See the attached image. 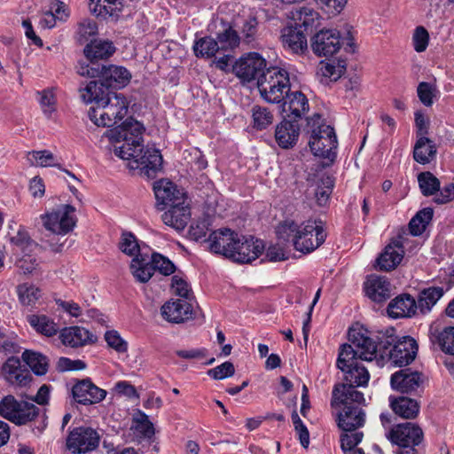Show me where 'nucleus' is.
Listing matches in <instances>:
<instances>
[{
  "label": "nucleus",
  "mask_w": 454,
  "mask_h": 454,
  "mask_svg": "<svg viewBox=\"0 0 454 454\" xmlns=\"http://www.w3.org/2000/svg\"><path fill=\"white\" fill-rule=\"evenodd\" d=\"M379 350L375 358L379 366L389 363L393 366H406L411 364L418 353V344L411 336L397 340L395 330L388 328L379 339Z\"/></svg>",
  "instance_id": "obj_1"
},
{
  "label": "nucleus",
  "mask_w": 454,
  "mask_h": 454,
  "mask_svg": "<svg viewBox=\"0 0 454 454\" xmlns=\"http://www.w3.org/2000/svg\"><path fill=\"white\" fill-rule=\"evenodd\" d=\"M276 234L279 241L292 244L302 254L314 251L325 238L324 229L310 221L300 225L294 221H285L277 226Z\"/></svg>",
  "instance_id": "obj_2"
},
{
  "label": "nucleus",
  "mask_w": 454,
  "mask_h": 454,
  "mask_svg": "<svg viewBox=\"0 0 454 454\" xmlns=\"http://www.w3.org/2000/svg\"><path fill=\"white\" fill-rule=\"evenodd\" d=\"M304 130L309 136L311 153L325 160L323 168L329 167L337 157L338 140L334 129L324 123L319 114H315L307 119Z\"/></svg>",
  "instance_id": "obj_3"
},
{
  "label": "nucleus",
  "mask_w": 454,
  "mask_h": 454,
  "mask_svg": "<svg viewBox=\"0 0 454 454\" xmlns=\"http://www.w3.org/2000/svg\"><path fill=\"white\" fill-rule=\"evenodd\" d=\"M385 333H379L375 339L368 336L367 329L358 323L354 324L348 331V343L342 344V356L356 358L360 360H375L379 350V339Z\"/></svg>",
  "instance_id": "obj_4"
},
{
  "label": "nucleus",
  "mask_w": 454,
  "mask_h": 454,
  "mask_svg": "<svg viewBox=\"0 0 454 454\" xmlns=\"http://www.w3.org/2000/svg\"><path fill=\"white\" fill-rule=\"evenodd\" d=\"M115 154L123 160H132L129 167L132 169H139L140 175L153 179L162 168V156L159 150L154 148L129 147L115 148Z\"/></svg>",
  "instance_id": "obj_5"
},
{
  "label": "nucleus",
  "mask_w": 454,
  "mask_h": 454,
  "mask_svg": "<svg viewBox=\"0 0 454 454\" xmlns=\"http://www.w3.org/2000/svg\"><path fill=\"white\" fill-rule=\"evenodd\" d=\"M358 360V356H342V397H346V400L364 402L363 393L356 388L368 384L370 374Z\"/></svg>",
  "instance_id": "obj_6"
},
{
  "label": "nucleus",
  "mask_w": 454,
  "mask_h": 454,
  "mask_svg": "<svg viewBox=\"0 0 454 454\" xmlns=\"http://www.w3.org/2000/svg\"><path fill=\"white\" fill-rule=\"evenodd\" d=\"M129 105L123 94L114 92L99 106H91L88 116L97 126L113 127L127 115Z\"/></svg>",
  "instance_id": "obj_7"
},
{
  "label": "nucleus",
  "mask_w": 454,
  "mask_h": 454,
  "mask_svg": "<svg viewBox=\"0 0 454 454\" xmlns=\"http://www.w3.org/2000/svg\"><path fill=\"white\" fill-rule=\"evenodd\" d=\"M262 98L269 103H280L290 90L289 74L285 69L269 67L258 80Z\"/></svg>",
  "instance_id": "obj_8"
},
{
  "label": "nucleus",
  "mask_w": 454,
  "mask_h": 454,
  "mask_svg": "<svg viewBox=\"0 0 454 454\" xmlns=\"http://www.w3.org/2000/svg\"><path fill=\"white\" fill-rule=\"evenodd\" d=\"M77 73L81 76L99 78L111 90L123 88L131 78V74L127 68L114 65L77 67Z\"/></svg>",
  "instance_id": "obj_9"
},
{
  "label": "nucleus",
  "mask_w": 454,
  "mask_h": 454,
  "mask_svg": "<svg viewBox=\"0 0 454 454\" xmlns=\"http://www.w3.org/2000/svg\"><path fill=\"white\" fill-rule=\"evenodd\" d=\"M40 409L34 403L18 401L12 395L4 396L0 402V415L18 425H25L38 417Z\"/></svg>",
  "instance_id": "obj_10"
},
{
  "label": "nucleus",
  "mask_w": 454,
  "mask_h": 454,
  "mask_svg": "<svg viewBox=\"0 0 454 454\" xmlns=\"http://www.w3.org/2000/svg\"><path fill=\"white\" fill-rule=\"evenodd\" d=\"M75 207L64 204L51 212L41 215L43 227L58 235H65L73 231L76 224Z\"/></svg>",
  "instance_id": "obj_11"
},
{
  "label": "nucleus",
  "mask_w": 454,
  "mask_h": 454,
  "mask_svg": "<svg viewBox=\"0 0 454 454\" xmlns=\"http://www.w3.org/2000/svg\"><path fill=\"white\" fill-rule=\"evenodd\" d=\"M145 127L132 117L128 118L120 126L106 132V136L112 142L123 141L118 148L128 150L129 147H140L143 143Z\"/></svg>",
  "instance_id": "obj_12"
},
{
  "label": "nucleus",
  "mask_w": 454,
  "mask_h": 454,
  "mask_svg": "<svg viewBox=\"0 0 454 454\" xmlns=\"http://www.w3.org/2000/svg\"><path fill=\"white\" fill-rule=\"evenodd\" d=\"M266 65V60L259 53L250 52L235 62L232 71L242 82L256 81L258 84L259 78L268 69Z\"/></svg>",
  "instance_id": "obj_13"
},
{
  "label": "nucleus",
  "mask_w": 454,
  "mask_h": 454,
  "mask_svg": "<svg viewBox=\"0 0 454 454\" xmlns=\"http://www.w3.org/2000/svg\"><path fill=\"white\" fill-rule=\"evenodd\" d=\"M386 437L398 446V450L406 446L415 448L419 446L424 438L422 429L415 423L405 422L397 424L386 433Z\"/></svg>",
  "instance_id": "obj_14"
},
{
  "label": "nucleus",
  "mask_w": 454,
  "mask_h": 454,
  "mask_svg": "<svg viewBox=\"0 0 454 454\" xmlns=\"http://www.w3.org/2000/svg\"><path fill=\"white\" fill-rule=\"evenodd\" d=\"M99 443V435L94 429L86 427L74 428L67 439V446L74 454L95 450Z\"/></svg>",
  "instance_id": "obj_15"
},
{
  "label": "nucleus",
  "mask_w": 454,
  "mask_h": 454,
  "mask_svg": "<svg viewBox=\"0 0 454 454\" xmlns=\"http://www.w3.org/2000/svg\"><path fill=\"white\" fill-rule=\"evenodd\" d=\"M424 384V376L411 368L401 369L391 375V387L402 394H416Z\"/></svg>",
  "instance_id": "obj_16"
},
{
  "label": "nucleus",
  "mask_w": 454,
  "mask_h": 454,
  "mask_svg": "<svg viewBox=\"0 0 454 454\" xmlns=\"http://www.w3.org/2000/svg\"><path fill=\"white\" fill-rule=\"evenodd\" d=\"M74 402L82 405L98 403L106 396V391L96 386L90 378L77 380L71 388Z\"/></svg>",
  "instance_id": "obj_17"
},
{
  "label": "nucleus",
  "mask_w": 454,
  "mask_h": 454,
  "mask_svg": "<svg viewBox=\"0 0 454 454\" xmlns=\"http://www.w3.org/2000/svg\"><path fill=\"white\" fill-rule=\"evenodd\" d=\"M263 249L264 245L262 240L239 235L234 252H231L229 258L239 263H249L258 258Z\"/></svg>",
  "instance_id": "obj_18"
},
{
  "label": "nucleus",
  "mask_w": 454,
  "mask_h": 454,
  "mask_svg": "<svg viewBox=\"0 0 454 454\" xmlns=\"http://www.w3.org/2000/svg\"><path fill=\"white\" fill-rule=\"evenodd\" d=\"M340 48V34L337 30L323 29L311 38V49L317 56H333Z\"/></svg>",
  "instance_id": "obj_19"
},
{
  "label": "nucleus",
  "mask_w": 454,
  "mask_h": 454,
  "mask_svg": "<svg viewBox=\"0 0 454 454\" xmlns=\"http://www.w3.org/2000/svg\"><path fill=\"white\" fill-rule=\"evenodd\" d=\"M238 236L237 232L228 228L212 231L207 239L210 251L229 258L231 252H234Z\"/></svg>",
  "instance_id": "obj_20"
},
{
  "label": "nucleus",
  "mask_w": 454,
  "mask_h": 454,
  "mask_svg": "<svg viewBox=\"0 0 454 454\" xmlns=\"http://www.w3.org/2000/svg\"><path fill=\"white\" fill-rule=\"evenodd\" d=\"M160 312L162 317L168 322L181 324L192 318L193 309L190 301L172 299L162 305Z\"/></svg>",
  "instance_id": "obj_21"
},
{
  "label": "nucleus",
  "mask_w": 454,
  "mask_h": 454,
  "mask_svg": "<svg viewBox=\"0 0 454 454\" xmlns=\"http://www.w3.org/2000/svg\"><path fill=\"white\" fill-rule=\"evenodd\" d=\"M115 51L114 43L108 40H90L86 44L83 50V53L88 59V63H79L78 67L82 66H105L100 64V60H106L109 59Z\"/></svg>",
  "instance_id": "obj_22"
},
{
  "label": "nucleus",
  "mask_w": 454,
  "mask_h": 454,
  "mask_svg": "<svg viewBox=\"0 0 454 454\" xmlns=\"http://www.w3.org/2000/svg\"><path fill=\"white\" fill-rule=\"evenodd\" d=\"M362 403L342 397V431L359 429L364 425L365 413L360 407Z\"/></svg>",
  "instance_id": "obj_23"
},
{
  "label": "nucleus",
  "mask_w": 454,
  "mask_h": 454,
  "mask_svg": "<svg viewBox=\"0 0 454 454\" xmlns=\"http://www.w3.org/2000/svg\"><path fill=\"white\" fill-rule=\"evenodd\" d=\"M281 43L285 50L297 55H302L308 50L307 35L299 27L287 26L282 28Z\"/></svg>",
  "instance_id": "obj_24"
},
{
  "label": "nucleus",
  "mask_w": 454,
  "mask_h": 454,
  "mask_svg": "<svg viewBox=\"0 0 454 454\" xmlns=\"http://www.w3.org/2000/svg\"><path fill=\"white\" fill-rule=\"evenodd\" d=\"M404 254L403 244L401 237L388 244L377 258V267L383 271L395 269L402 261Z\"/></svg>",
  "instance_id": "obj_25"
},
{
  "label": "nucleus",
  "mask_w": 454,
  "mask_h": 454,
  "mask_svg": "<svg viewBox=\"0 0 454 454\" xmlns=\"http://www.w3.org/2000/svg\"><path fill=\"white\" fill-rule=\"evenodd\" d=\"M190 218V207L184 203V200L169 206V208L161 215L163 223L176 231L184 230Z\"/></svg>",
  "instance_id": "obj_26"
},
{
  "label": "nucleus",
  "mask_w": 454,
  "mask_h": 454,
  "mask_svg": "<svg viewBox=\"0 0 454 454\" xmlns=\"http://www.w3.org/2000/svg\"><path fill=\"white\" fill-rule=\"evenodd\" d=\"M2 373L4 379L12 385L26 386L31 380L30 372L23 369L18 357L11 356L4 364Z\"/></svg>",
  "instance_id": "obj_27"
},
{
  "label": "nucleus",
  "mask_w": 454,
  "mask_h": 454,
  "mask_svg": "<svg viewBox=\"0 0 454 454\" xmlns=\"http://www.w3.org/2000/svg\"><path fill=\"white\" fill-rule=\"evenodd\" d=\"M80 93L85 103L99 106L114 91L98 78V81H90L83 89H80Z\"/></svg>",
  "instance_id": "obj_28"
},
{
  "label": "nucleus",
  "mask_w": 454,
  "mask_h": 454,
  "mask_svg": "<svg viewBox=\"0 0 454 454\" xmlns=\"http://www.w3.org/2000/svg\"><path fill=\"white\" fill-rule=\"evenodd\" d=\"M300 127L295 121L284 120L277 125L275 139L282 149L293 148L298 141Z\"/></svg>",
  "instance_id": "obj_29"
},
{
  "label": "nucleus",
  "mask_w": 454,
  "mask_h": 454,
  "mask_svg": "<svg viewBox=\"0 0 454 454\" xmlns=\"http://www.w3.org/2000/svg\"><path fill=\"white\" fill-rule=\"evenodd\" d=\"M366 295L375 302H383L391 295L390 283L385 277L371 275L364 283Z\"/></svg>",
  "instance_id": "obj_30"
},
{
  "label": "nucleus",
  "mask_w": 454,
  "mask_h": 454,
  "mask_svg": "<svg viewBox=\"0 0 454 454\" xmlns=\"http://www.w3.org/2000/svg\"><path fill=\"white\" fill-rule=\"evenodd\" d=\"M153 190L158 206H162L159 207L160 210H163L167 206L184 200L183 194L172 182L161 180L154 184Z\"/></svg>",
  "instance_id": "obj_31"
},
{
  "label": "nucleus",
  "mask_w": 454,
  "mask_h": 454,
  "mask_svg": "<svg viewBox=\"0 0 454 454\" xmlns=\"http://www.w3.org/2000/svg\"><path fill=\"white\" fill-rule=\"evenodd\" d=\"M283 100V113H286L287 117L294 118V121L300 119L309 110V101L301 91L287 92Z\"/></svg>",
  "instance_id": "obj_32"
},
{
  "label": "nucleus",
  "mask_w": 454,
  "mask_h": 454,
  "mask_svg": "<svg viewBox=\"0 0 454 454\" xmlns=\"http://www.w3.org/2000/svg\"><path fill=\"white\" fill-rule=\"evenodd\" d=\"M59 338L65 346L79 348L94 341V335L81 326L65 327L60 331Z\"/></svg>",
  "instance_id": "obj_33"
},
{
  "label": "nucleus",
  "mask_w": 454,
  "mask_h": 454,
  "mask_svg": "<svg viewBox=\"0 0 454 454\" xmlns=\"http://www.w3.org/2000/svg\"><path fill=\"white\" fill-rule=\"evenodd\" d=\"M417 310L416 301L409 294L400 295L390 301L387 313L393 318L411 317Z\"/></svg>",
  "instance_id": "obj_34"
},
{
  "label": "nucleus",
  "mask_w": 454,
  "mask_h": 454,
  "mask_svg": "<svg viewBox=\"0 0 454 454\" xmlns=\"http://www.w3.org/2000/svg\"><path fill=\"white\" fill-rule=\"evenodd\" d=\"M429 337L431 342L437 345L443 353L454 355V326H447L442 330L431 326Z\"/></svg>",
  "instance_id": "obj_35"
},
{
  "label": "nucleus",
  "mask_w": 454,
  "mask_h": 454,
  "mask_svg": "<svg viewBox=\"0 0 454 454\" xmlns=\"http://www.w3.org/2000/svg\"><path fill=\"white\" fill-rule=\"evenodd\" d=\"M390 407L399 417L406 419H415L419 412V403L406 396L389 397Z\"/></svg>",
  "instance_id": "obj_36"
},
{
  "label": "nucleus",
  "mask_w": 454,
  "mask_h": 454,
  "mask_svg": "<svg viewBox=\"0 0 454 454\" xmlns=\"http://www.w3.org/2000/svg\"><path fill=\"white\" fill-rule=\"evenodd\" d=\"M123 7L121 0H90L92 13L102 19H117Z\"/></svg>",
  "instance_id": "obj_37"
},
{
  "label": "nucleus",
  "mask_w": 454,
  "mask_h": 454,
  "mask_svg": "<svg viewBox=\"0 0 454 454\" xmlns=\"http://www.w3.org/2000/svg\"><path fill=\"white\" fill-rule=\"evenodd\" d=\"M435 144L426 137H419L413 148V159L419 164H427L436 156Z\"/></svg>",
  "instance_id": "obj_38"
},
{
  "label": "nucleus",
  "mask_w": 454,
  "mask_h": 454,
  "mask_svg": "<svg viewBox=\"0 0 454 454\" xmlns=\"http://www.w3.org/2000/svg\"><path fill=\"white\" fill-rule=\"evenodd\" d=\"M130 270L134 278L140 283H146L154 274V268L148 261L146 254H139L131 261Z\"/></svg>",
  "instance_id": "obj_39"
},
{
  "label": "nucleus",
  "mask_w": 454,
  "mask_h": 454,
  "mask_svg": "<svg viewBox=\"0 0 454 454\" xmlns=\"http://www.w3.org/2000/svg\"><path fill=\"white\" fill-rule=\"evenodd\" d=\"M444 290L441 286H430L423 289L418 297L417 309L422 313H427L436 304L442 297Z\"/></svg>",
  "instance_id": "obj_40"
},
{
  "label": "nucleus",
  "mask_w": 454,
  "mask_h": 454,
  "mask_svg": "<svg viewBox=\"0 0 454 454\" xmlns=\"http://www.w3.org/2000/svg\"><path fill=\"white\" fill-rule=\"evenodd\" d=\"M27 319L38 333L46 337L54 336L59 332L57 324L45 315H28Z\"/></svg>",
  "instance_id": "obj_41"
},
{
  "label": "nucleus",
  "mask_w": 454,
  "mask_h": 454,
  "mask_svg": "<svg viewBox=\"0 0 454 454\" xmlns=\"http://www.w3.org/2000/svg\"><path fill=\"white\" fill-rule=\"evenodd\" d=\"M318 13L309 7H302L296 12L294 17V25L293 27H299L304 31V35L311 33L317 27Z\"/></svg>",
  "instance_id": "obj_42"
},
{
  "label": "nucleus",
  "mask_w": 454,
  "mask_h": 454,
  "mask_svg": "<svg viewBox=\"0 0 454 454\" xmlns=\"http://www.w3.org/2000/svg\"><path fill=\"white\" fill-rule=\"evenodd\" d=\"M98 27L97 22L90 18L82 19L76 24L74 40L79 44L88 43L91 37L98 35Z\"/></svg>",
  "instance_id": "obj_43"
},
{
  "label": "nucleus",
  "mask_w": 454,
  "mask_h": 454,
  "mask_svg": "<svg viewBox=\"0 0 454 454\" xmlns=\"http://www.w3.org/2000/svg\"><path fill=\"white\" fill-rule=\"evenodd\" d=\"M22 359L36 375H44L48 372V358L41 353L27 349L22 354Z\"/></svg>",
  "instance_id": "obj_44"
},
{
  "label": "nucleus",
  "mask_w": 454,
  "mask_h": 454,
  "mask_svg": "<svg viewBox=\"0 0 454 454\" xmlns=\"http://www.w3.org/2000/svg\"><path fill=\"white\" fill-rule=\"evenodd\" d=\"M361 75L356 71L346 73V64L342 59V87L347 98H356L361 90Z\"/></svg>",
  "instance_id": "obj_45"
},
{
  "label": "nucleus",
  "mask_w": 454,
  "mask_h": 454,
  "mask_svg": "<svg viewBox=\"0 0 454 454\" xmlns=\"http://www.w3.org/2000/svg\"><path fill=\"white\" fill-rule=\"evenodd\" d=\"M193 51L198 58L209 59L220 51L218 43L211 36H205L195 41Z\"/></svg>",
  "instance_id": "obj_46"
},
{
  "label": "nucleus",
  "mask_w": 454,
  "mask_h": 454,
  "mask_svg": "<svg viewBox=\"0 0 454 454\" xmlns=\"http://www.w3.org/2000/svg\"><path fill=\"white\" fill-rule=\"evenodd\" d=\"M433 209L426 207L419 210L410 221L409 230L413 236H419L422 234L427 224L433 218Z\"/></svg>",
  "instance_id": "obj_47"
},
{
  "label": "nucleus",
  "mask_w": 454,
  "mask_h": 454,
  "mask_svg": "<svg viewBox=\"0 0 454 454\" xmlns=\"http://www.w3.org/2000/svg\"><path fill=\"white\" fill-rule=\"evenodd\" d=\"M17 294L23 306H33L42 295L40 288L32 284H20L17 286Z\"/></svg>",
  "instance_id": "obj_48"
},
{
  "label": "nucleus",
  "mask_w": 454,
  "mask_h": 454,
  "mask_svg": "<svg viewBox=\"0 0 454 454\" xmlns=\"http://www.w3.org/2000/svg\"><path fill=\"white\" fill-rule=\"evenodd\" d=\"M357 30L349 24L342 27V51L347 54L355 55L359 51L357 43Z\"/></svg>",
  "instance_id": "obj_49"
},
{
  "label": "nucleus",
  "mask_w": 454,
  "mask_h": 454,
  "mask_svg": "<svg viewBox=\"0 0 454 454\" xmlns=\"http://www.w3.org/2000/svg\"><path fill=\"white\" fill-rule=\"evenodd\" d=\"M418 182L421 193L424 196L435 195L440 190V180L431 172H421L418 175Z\"/></svg>",
  "instance_id": "obj_50"
},
{
  "label": "nucleus",
  "mask_w": 454,
  "mask_h": 454,
  "mask_svg": "<svg viewBox=\"0 0 454 454\" xmlns=\"http://www.w3.org/2000/svg\"><path fill=\"white\" fill-rule=\"evenodd\" d=\"M216 42L220 51H226L239 45V37L238 33L231 27H229L217 34Z\"/></svg>",
  "instance_id": "obj_51"
},
{
  "label": "nucleus",
  "mask_w": 454,
  "mask_h": 454,
  "mask_svg": "<svg viewBox=\"0 0 454 454\" xmlns=\"http://www.w3.org/2000/svg\"><path fill=\"white\" fill-rule=\"evenodd\" d=\"M119 247L122 253L129 256L136 257L137 255L142 254L136 236L129 231L122 232Z\"/></svg>",
  "instance_id": "obj_52"
},
{
  "label": "nucleus",
  "mask_w": 454,
  "mask_h": 454,
  "mask_svg": "<svg viewBox=\"0 0 454 454\" xmlns=\"http://www.w3.org/2000/svg\"><path fill=\"white\" fill-rule=\"evenodd\" d=\"M252 116L254 126L257 129H266L273 122V114L267 107L254 106L252 109Z\"/></svg>",
  "instance_id": "obj_53"
},
{
  "label": "nucleus",
  "mask_w": 454,
  "mask_h": 454,
  "mask_svg": "<svg viewBox=\"0 0 454 454\" xmlns=\"http://www.w3.org/2000/svg\"><path fill=\"white\" fill-rule=\"evenodd\" d=\"M132 428L145 438L151 439L154 435V427L153 423L149 420L148 416L144 412L133 419Z\"/></svg>",
  "instance_id": "obj_54"
},
{
  "label": "nucleus",
  "mask_w": 454,
  "mask_h": 454,
  "mask_svg": "<svg viewBox=\"0 0 454 454\" xmlns=\"http://www.w3.org/2000/svg\"><path fill=\"white\" fill-rule=\"evenodd\" d=\"M320 184L314 188V195L319 206H325L329 200L333 187V181L330 176L321 178Z\"/></svg>",
  "instance_id": "obj_55"
},
{
  "label": "nucleus",
  "mask_w": 454,
  "mask_h": 454,
  "mask_svg": "<svg viewBox=\"0 0 454 454\" xmlns=\"http://www.w3.org/2000/svg\"><path fill=\"white\" fill-rule=\"evenodd\" d=\"M150 262L154 271L158 270L164 276H169L176 271L175 264L168 257L159 253H153Z\"/></svg>",
  "instance_id": "obj_56"
},
{
  "label": "nucleus",
  "mask_w": 454,
  "mask_h": 454,
  "mask_svg": "<svg viewBox=\"0 0 454 454\" xmlns=\"http://www.w3.org/2000/svg\"><path fill=\"white\" fill-rule=\"evenodd\" d=\"M171 287L175 294L178 295L180 299L190 301L193 298L192 291L189 284L177 275L172 277Z\"/></svg>",
  "instance_id": "obj_57"
},
{
  "label": "nucleus",
  "mask_w": 454,
  "mask_h": 454,
  "mask_svg": "<svg viewBox=\"0 0 454 454\" xmlns=\"http://www.w3.org/2000/svg\"><path fill=\"white\" fill-rule=\"evenodd\" d=\"M363 432L359 429H350V431H342V450L351 452L355 447L362 441Z\"/></svg>",
  "instance_id": "obj_58"
},
{
  "label": "nucleus",
  "mask_w": 454,
  "mask_h": 454,
  "mask_svg": "<svg viewBox=\"0 0 454 454\" xmlns=\"http://www.w3.org/2000/svg\"><path fill=\"white\" fill-rule=\"evenodd\" d=\"M11 243L20 247L23 252L31 251L33 247H36L37 244L31 239L28 233L22 228H20L17 234L11 238Z\"/></svg>",
  "instance_id": "obj_59"
},
{
  "label": "nucleus",
  "mask_w": 454,
  "mask_h": 454,
  "mask_svg": "<svg viewBox=\"0 0 454 454\" xmlns=\"http://www.w3.org/2000/svg\"><path fill=\"white\" fill-rule=\"evenodd\" d=\"M429 42V34L427 30L422 27H417L412 35V43L414 50L417 52H423L427 50Z\"/></svg>",
  "instance_id": "obj_60"
},
{
  "label": "nucleus",
  "mask_w": 454,
  "mask_h": 454,
  "mask_svg": "<svg viewBox=\"0 0 454 454\" xmlns=\"http://www.w3.org/2000/svg\"><path fill=\"white\" fill-rule=\"evenodd\" d=\"M53 160V154L47 150L33 151L28 153V160L31 165L48 167L52 165Z\"/></svg>",
  "instance_id": "obj_61"
},
{
  "label": "nucleus",
  "mask_w": 454,
  "mask_h": 454,
  "mask_svg": "<svg viewBox=\"0 0 454 454\" xmlns=\"http://www.w3.org/2000/svg\"><path fill=\"white\" fill-rule=\"evenodd\" d=\"M105 340L107 345L119 353L126 352L128 349L127 342L120 336L117 331H106Z\"/></svg>",
  "instance_id": "obj_62"
},
{
  "label": "nucleus",
  "mask_w": 454,
  "mask_h": 454,
  "mask_svg": "<svg viewBox=\"0 0 454 454\" xmlns=\"http://www.w3.org/2000/svg\"><path fill=\"white\" fill-rule=\"evenodd\" d=\"M258 20L255 16H249L243 23L241 33L247 43L254 41L258 31Z\"/></svg>",
  "instance_id": "obj_63"
},
{
  "label": "nucleus",
  "mask_w": 454,
  "mask_h": 454,
  "mask_svg": "<svg viewBox=\"0 0 454 454\" xmlns=\"http://www.w3.org/2000/svg\"><path fill=\"white\" fill-rule=\"evenodd\" d=\"M435 88L427 82H421L418 85L417 93L419 100L426 106L433 105V98L434 97Z\"/></svg>",
  "instance_id": "obj_64"
}]
</instances>
